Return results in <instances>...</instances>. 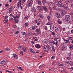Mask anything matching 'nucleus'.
<instances>
[{
  "instance_id": "obj_1",
  "label": "nucleus",
  "mask_w": 73,
  "mask_h": 73,
  "mask_svg": "<svg viewBox=\"0 0 73 73\" xmlns=\"http://www.w3.org/2000/svg\"><path fill=\"white\" fill-rule=\"evenodd\" d=\"M51 49V47L49 45L44 46L43 49L46 52H49V50H50Z\"/></svg>"
},
{
  "instance_id": "obj_2",
  "label": "nucleus",
  "mask_w": 73,
  "mask_h": 73,
  "mask_svg": "<svg viewBox=\"0 0 73 73\" xmlns=\"http://www.w3.org/2000/svg\"><path fill=\"white\" fill-rule=\"evenodd\" d=\"M70 16L69 15H66L65 16V21H66V22H68V21L70 20Z\"/></svg>"
},
{
  "instance_id": "obj_3",
  "label": "nucleus",
  "mask_w": 73,
  "mask_h": 73,
  "mask_svg": "<svg viewBox=\"0 0 73 73\" xmlns=\"http://www.w3.org/2000/svg\"><path fill=\"white\" fill-rule=\"evenodd\" d=\"M30 1L28 3L27 6L28 7H30L32 5L33 1L32 0H30Z\"/></svg>"
},
{
  "instance_id": "obj_4",
  "label": "nucleus",
  "mask_w": 73,
  "mask_h": 73,
  "mask_svg": "<svg viewBox=\"0 0 73 73\" xmlns=\"http://www.w3.org/2000/svg\"><path fill=\"white\" fill-rule=\"evenodd\" d=\"M42 8L45 11V12L48 11V8L46 6H42Z\"/></svg>"
},
{
  "instance_id": "obj_5",
  "label": "nucleus",
  "mask_w": 73,
  "mask_h": 73,
  "mask_svg": "<svg viewBox=\"0 0 73 73\" xmlns=\"http://www.w3.org/2000/svg\"><path fill=\"white\" fill-rule=\"evenodd\" d=\"M0 64H1V65H4L5 64V60L1 61L0 62Z\"/></svg>"
},
{
  "instance_id": "obj_6",
  "label": "nucleus",
  "mask_w": 73,
  "mask_h": 73,
  "mask_svg": "<svg viewBox=\"0 0 73 73\" xmlns=\"http://www.w3.org/2000/svg\"><path fill=\"white\" fill-rule=\"evenodd\" d=\"M36 3L38 4H39V5H41V1L40 0H37Z\"/></svg>"
},
{
  "instance_id": "obj_7",
  "label": "nucleus",
  "mask_w": 73,
  "mask_h": 73,
  "mask_svg": "<svg viewBox=\"0 0 73 73\" xmlns=\"http://www.w3.org/2000/svg\"><path fill=\"white\" fill-rule=\"evenodd\" d=\"M13 57H14L16 59H17L18 58V56L15 54H13Z\"/></svg>"
},
{
  "instance_id": "obj_8",
  "label": "nucleus",
  "mask_w": 73,
  "mask_h": 73,
  "mask_svg": "<svg viewBox=\"0 0 73 73\" xmlns=\"http://www.w3.org/2000/svg\"><path fill=\"white\" fill-rule=\"evenodd\" d=\"M61 3V2H60V1H56L55 3H56V5H58V6H59V5L60 4V3Z\"/></svg>"
},
{
  "instance_id": "obj_9",
  "label": "nucleus",
  "mask_w": 73,
  "mask_h": 73,
  "mask_svg": "<svg viewBox=\"0 0 73 73\" xmlns=\"http://www.w3.org/2000/svg\"><path fill=\"white\" fill-rule=\"evenodd\" d=\"M36 32L37 34L38 35H39V34H40V29H37L36 30Z\"/></svg>"
},
{
  "instance_id": "obj_10",
  "label": "nucleus",
  "mask_w": 73,
  "mask_h": 73,
  "mask_svg": "<svg viewBox=\"0 0 73 73\" xmlns=\"http://www.w3.org/2000/svg\"><path fill=\"white\" fill-rule=\"evenodd\" d=\"M56 17H57L58 18H60V17H61V15H60V14L58 13H56Z\"/></svg>"
},
{
  "instance_id": "obj_11",
  "label": "nucleus",
  "mask_w": 73,
  "mask_h": 73,
  "mask_svg": "<svg viewBox=\"0 0 73 73\" xmlns=\"http://www.w3.org/2000/svg\"><path fill=\"white\" fill-rule=\"evenodd\" d=\"M37 26H36V25L32 26V29H33V30H35V29L37 28Z\"/></svg>"
},
{
  "instance_id": "obj_12",
  "label": "nucleus",
  "mask_w": 73,
  "mask_h": 73,
  "mask_svg": "<svg viewBox=\"0 0 73 73\" xmlns=\"http://www.w3.org/2000/svg\"><path fill=\"white\" fill-rule=\"evenodd\" d=\"M42 42L44 44H45L48 42V40L47 39H44L42 41Z\"/></svg>"
},
{
  "instance_id": "obj_13",
  "label": "nucleus",
  "mask_w": 73,
  "mask_h": 73,
  "mask_svg": "<svg viewBox=\"0 0 73 73\" xmlns=\"http://www.w3.org/2000/svg\"><path fill=\"white\" fill-rule=\"evenodd\" d=\"M61 13L62 15H64L66 13V12L64 11H61Z\"/></svg>"
},
{
  "instance_id": "obj_14",
  "label": "nucleus",
  "mask_w": 73,
  "mask_h": 73,
  "mask_svg": "<svg viewBox=\"0 0 73 73\" xmlns=\"http://www.w3.org/2000/svg\"><path fill=\"white\" fill-rule=\"evenodd\" d=\"M69 65L70 66H72L73 65V63L71 61H69Z\"/></svg>"
},
{
  "instance_id": "obj_15",
  "label": "nucleus",
  "mask_w": 73,
  "mask_h": 73,
  "mask_svg": "<svg viewBox=\"0 0 73 73\" xmlns=\"http://www.w3.org/2000/svg\"><path fill=\"white\" fill-rule=\"evenodd\" d=\"M12 11V7H11L9 8V13H11Z\"/></svg>"
},
{
  "instance_id": "obj_16",
  "label": "nucleus",
  "mask_w": 73,
  "mask_h": 73,
  "mask_svg": "<svg viewBox=\"0 0 73 73\" xmlns=\"http://www.w3.org/2000/svg\"><path fill=\"white\" fill-rule=\"evenodd\" d=\"M54 27L53 26L52 27L51 26L50 27V32H52L53 31L54 29Z\"/></svg>"
},
{
  "instance_id": "obj_17",
  "label": "nucleus",
  "mask_w": 73,
  "mask_h": 73,
  "mask_svg": "<svg viewBox=\"0 0 73 73\" xmlns=\"http://www.w3.org/2000/svg\"><path fill=\"white\" fill-rule=\"evenodd\" d=\"M35 47L36 48L38 49V48H40V44H36L35 45Z\"/></svg>"
},
{
  "instance_id": "obj_18",
  "label": "nucleus",
  "mask_w": 73,
  "mask_h": 73,
  "mask_svg": "<svg viewBox=\"0 0 73 73\" xmlns=\"http://www.w3.org/2000/svg\"><path fill=\"white\" fill-rule=\"evenodd\" d=\"M57 65L60 66H64V64H62L60 63H57Z\"/></svg>"
},
{
  "instance_id": "obj_19",
  "label": "nucleus",
  "mask_w": 73,
  "mask_h": 73,
  "mask_svg": "<svg viewBox=\"0 0 73 73\" xmlns=\"http://www.w3.org/2000/svg\"><path fill=\"white\" fill-rule=\"evenodd\" d=\"M4 50L5 51H9L10 50V49L8 48H4Z\"/></svg>"
},
{
  "instance_id": "obj_20",
  "label": "nucleus",
  "mask_w": 73,
  "mask_h": 73,
  "mask_svg": "<svg viewBox=\"0 0 73 73\" xmlns=\"http://www.w3.org/2000/svg\"><path fill=\"white\" fill-rule=\"evenodd\" d=\"M30 51L32 53H35V51L32 48H30Z\"/></svg>"
},
{
  "instance_id": "obj_21",
  "label": "nucleus",
  "mask_w": 73,
  "mask_h": 73,
  "mask_svg": "<svg viewBox=\"0 0 73 73\" xmlns=\"http://www.w3.org/2000/svg\"><path fill=\"white\" fill-rule=\"evenodd\" d=\"M59 7H64V4L62 3L61 2V3H60V4L59 5Z\"/></svg>"
},
{
  "instance_id": "obj_22",
  "label": "nucleus",
  "mask_w": 73,
  "mask_h": 73,
  "mask_svg": "<svg viewBox=\"0 0 73 73\" xmlns=\"http://www.w3.org/2000/svg\"><path fill=\"white\" fill-rule=\"evenodd\" d=\"M15 22L16 23H19V20L17 19H14Z\"/></svg>"
},
{
  "instance_id": "obj_23",
  "label": "nucleus",
  "mask_w": 73,
  "mask_h": 73,
  "mask_svg": "<svg viewBox=\"0 0 73 73\" xmlns=\"http://www.w3.org/2000/svg\"><path fill=\"white\" fill-rule=\"evenodd\" d=\"M42 3L43 4H44L46 3V0H42Z\"/></svg>"
},
{
  "instance_id": "obj_24",
  "label": "nucleus",
  "mask_w": 73,
  "mask_h": 73,
  "mask_svg": "<svg viewBox=\"0 0 73 73\" xmlns=\"http://www.w3.org/2000/svg\"><path fill=\"white\" fill-rule=\"evenodd\" d=\"M61 48L62 49H66V47H65V46L63 45L61 47Z\"/></svg>"
},
{
  "instance_id": "obj_25",
  "label": "nucleus",
  "mask_w": 73,
  "mask_h": 73,
  "mask_svg": "<svg viewBox=\"0 0 73 73\" xmlns=\"http://www.w3.org/2000/svg\"><path fill=\"white\" fill-rule=\"evenodd\" d=\"M21 33L23 36H25L26 35V33L25 32L22 31Z\"/></svg>"
},
{
  "instance_id": "obj_26",
  "label": "nucleus",
  "mask_w": 73,
  "mask_h": 73,
  "mask_svg": "<svg viewBox=\"0 0 73 73\" xmlns=\"http://www.w3.org/2000/svg\"><path fill=\"white\" fill-rule=\"evenodd\" d=\"M18 48L19 49H21L23 48V47L20 46H18Z\"/></svg>"
},
{
  "instance_id": "obj_27",
  "label": "nucleus",
  "mask_w": 73,
  "mask_h": 73,
  "mask_svg": "<svg viewBox=\"0 0 73 73\" xmlns=\"http://www.w3.org/2000/svg\"><path fill=\"white\" fill-rule=\"evenodd\" d=\"M20 2H18L17 4V7H18L19 8L20 7Z\"/></svg>"
},
{
  "instance_id": "obj_28",
  "label": "nucleus",
  "mask_w": 73,
  "mask_h": 73,
  "mask_svg": "<svg viewBox=\"0 0 73 73\" xmlns=\"http://www.w3.org/2000/svg\"><path fill=\"white\" fill-rule=\"evenodd\" d=\"M52 50H51L52 51V52L53 51V52H55V50L54 49V46H52Z\"/></svg>"
},
{
  "instance_id": "obj_29",
  "label": "nucleus",
  "mask_w": 73,
  "mask_h": 73,
  "mask_svg": "<svg viewBox=\"0 0 73 73\" xmlns=\"http://www.w3.org/2000/svg\"><path fill=\"white\" fill-rule=\"evenodd\" d=\"M69 61H66L65 62V64H69Z\"/></svg>"
},
{
  "instance_id": "obj_30",
  "label": "nucleus",
  "mask_w": 73,
  "mask_h": 73,
  "mask_svg": "<svg viewBox=\"0 0 73 73\" xmlns=\"http://www.w3.org/2000/svg\"><path fill=\"white\" fill-rule=\"evenodd\" d=\"M72 39H73L72 37H70L68 38V39L69 40H72Z\"/></svg>"
},
{
  "instance_id": "obj_31",
  "label": "nucleus",
  "mask_w": 73,
  "mask_h": 73,
  "mask_svg": "<svg viewBox=\"0 0 73 73\" xmlns=\"http://www.w3.org/2000/svg\"><path fill=\"white\" fill-rule=\"evenodd\" d=\"M58 41H56L55 43V45H56V46H59V44H58Z\"/></svg>"
},
{
  "instance_id": "obj_32",
  "label": "nucleus",
  "mask_w": 73,
  "mask_h": 73,
  "mask_svg": "<svg viewBox=\"0 0 73 73\" xmlns=\"http://www.w3.org/2000/svg\"><path fill=\"white\" fill-rule=\"evenodd\" d=\"M37 8H38V9H39V10H42V9H41V7L39 6H38L37 7Z\"/></svg>"
},
{
  "instance_id": "obj_33",
  "label": "nucleus",
  "mask_w": 73,
  "mask_h": 73,
  "mask_svg": "<svg viewBox=\"0 0 73 73\" xmlns=\"http://www.w3.org/2000/svg\"><path fill=\"white\" fill-rule=\"evenodd\" d=\"M64 9H66V10H68L69 9V8H68V7H64Z\"/></svg>"
},
{
  "instance_id": "obj_34",
  "label": "nucleus",
  "mask_w": 73,
  "mask_h": 73,
  "mask_svg": "<svg viewBox=\"0 0 73 73\" xmlns=\"http://www.w3.org/2000/svg\"><path fill=\"white\" fill-rule=\"evenodd\" d=\"M22 49H23V51L25 52H27V50H26V48H23Z\"/></svg>"
},
{
  "instance_id": "obj_35",
  "label": "nucleus",
  "mask_w": 73,
  "mask_h": 73,
  "mask_svg": "<svg viewBox=\"0 0 73 73\" xmlns=\"http://www.w3.org/2000/svg\"><path fill=\"white\" fill-rule=\"evenodd\" d=\"M33 11L34 12H36V9L35 8H33L32 9Z\"/></svg>"
},
{
  "instance_id": "obj_36",
  "label": "nucleus",
  "mask_w": 73,
  "mask_h": 73,
  "mask_svg": "<svg viewBox=\"0 0 73 73\" xmlns=\"http://www.w3.org/2000/svg\"><path fill=\"white\" fill-rule=\"evenodd\" d=\"M34 21L35 24H37V22H38V21H37V19H35L34 20Z\"/></svg>"
},
{
  "instance_id": "obj_37",
  "label": "nucleus",
  "mask_w": 73,
  "mask_h": 73,
  "mask_svg": "<svg viewBox=\"0 0 73 73\" xmlns=\"http://www.w3.org/2000/svg\"><path fill=\"white\" fill-rule=\"evenodd\" d=\"M66 42H65V43L66 44H68V43H69V40H66Z\"/></svg>"
},
{
  "instance_id": "obj_38",
  "label": "nucleus",
  "mask_w": 73,
  "mask_h": 73,
  "mask_svg": "<svg viewBox=\"0 0 73 73\" xmlns=\"http://www.w3.org/2000/svg\"><path fill=\"white\" fill-rule=\"evenodd\" d=\"M51 43L52 44V45H54L55 44V42H54V41H52Z\"/></svg>"
},
{
  "instance_id": "obj_39",
  "label": "nucleus",
  "mask_w": 73,
  "mask_h": 73,
  "mask_svg": "<svg viewBox=\"0 0 73 73\" xmlns=\"http://www.w3.org/2000/svg\"><path fill=\"white\" fill-rule=\"evenodd\" d=\"M57 22L60 24H61L62 23V22H61V21H60V20L58 21Z\"/></svg>"
},
{
  "instance_id": "obj_40",
  "label": "nucleus",
  "mask_w": 73,
  "mask_h": 73,
  "mask_svg": "<svg viewBox=\"0 0 73 73\" xmlns=\"http://www.w3.org/2000/svg\"><path fill=\"white\" fill-rule=\"evenodd\" d=\"M33 35H34V36H37V34L35 33H32Z\"/></svg>"
},
{
  "instance_id": "obj_41",
  "label": "nucleus",
  "mask_w": 73,
  "mask_h": 73,
  "mask_svg": "<svg viewBox=\"0 0 73 73\" xmlns=\"http://www.w3.org/2000/svg\"><path fill=\"white\" fill-rule=\"evenodd\" d=\"M38 16L39 17H40V18H41L42 19V16L41 15H38Z\"/></svg>"
},
{
  "instance_id": "obj_42",
  "label": "nucleus",
  "mask_w": 73,
  "mask_h": 73,
  "mask_svg": "<svg viewBox=\"0 0 73 73\" xmlns=\"http://www.w3.org/2000/svg\"><path fill=\"white\" fill-rule=\"evenodd\" d=\"M49 9L50 11V12H52V7H49Z\"/></svg>"
},
{
  "instance_id": "obj_43",
  "label": "nucleus",
  "mask_w": 73,
  "mask_h": 73,
  "mask_svg": "<svg viewBox=\"0 0 73 73\" xmlns=\"http://www.w3.org/2000/svg\"><path fill=\"white\" fill-rule=\"evenodd\" d=\"M71 1L70 0H67L66 1L68 3H70Z\"/></svg>"
},
{
  "instance_id": "obj_44",
  "label": "nucleus",
  "mask_w": 73,
  "mask_h": 73,
  "mask_svg": "<svg viewBox=\"0 0 73 73\" xmlns=\"http://www.w3.org/2000/svg\"><path fill=\"white\" fill-rule=\"evenodd\" d=\"M47 18L48 19V20H50V16H48L47 17Z\"/></svg>"
},
{
  "instance_id": "obj_45",
  "label": "nucleus",
  "mask_w": 73,
  "mask_h": 73,
  "mask_svg": "<svg viewBox=\"0 0 73 73\" xmlns=\"http://www.w3.org/2000/svg\"><path fill=\"white\" fill-rule=\"evenodd\" d=\"M17 68L18 69H21V70H23V69H21V67H18Z\"/></svg>"
},
{
  "instance_id": "obj_46",
  "label": "nucleus",
  "mask_w": 73,
  "mask_h": 73,
  "mask_svg": "<svg viewBox=\"0 0 73 73\" xmlns=\"http://www.w3.org/2000/svg\"><path fill=\"white\" fill-rule=\"evenodd\" d=\"M54 40L55 41H57V38H55L54 39Z\"/></svg>"
},
{
  "instance_id": "obj_47",
  "label": "nucleus",
  "mask_w": 73,
  "mask_h": 73,
  "mask_svg": "<svg viewBox=\"0 0 73 73\" xmlns=\"http://www.w3.org/2000/svg\"><path fill=\"white\" fill-rule=\"evenodd\" d=\"M55 58V56H52L51 57V58H52V59H53V58Z\"/></svg>"
},
{
  "instance_id": "obj_48",
  "label": "nucleus",
  "mask_w": 73,
  "mask_h": 73,
  "mask_svg": "<svg viewBox=\"0 0 73 73\" xmlns=\"http://www.w3.org/2000/svg\"><path fill=\"white\" fill-rule=\"evenodd\" d=\"M7 22H8V19L6 20L5 21V24H6V23H7Z\"/></svg>"
},
{
  "instance_id": "obj_49",
  "label": "nucleus",
  "mask_w": 73,
  "mask_h": 73,
  "mask_svg": "<svg viewBox=\"0 0 73 73\" xmlns=\"http://www.w3.org/2000/svg\"><path fill=\"white\" fill-rule=\"evenodd\" d=\"M28 23H25V26H26L27 27H28Z\"/></svg>"
},
{
  "instance_id": "obj_50",
  "label": "nucleus",
  "mask_w": 73,
  "mask_h": 73,
  "mask_svg": "<svg viewBox=\"0 0 73 73\" xmlns=\"http://www.w3.org/2000/svg\"><path fill=\"white\" fill-rule=\"evenodd\" d=\"M9 6V4H6L5 5V7H8Z\"/></svg>"
},
{
  "instance_id": "obj_51",
  "label": "nucleus",
  "mask_w": 73,
  "mask_h": 73,
  "mask_svg": "<svg viewBox=\"0 0 73 73\" xmlns=\"http://www.w3.org/2000/svg\"><path fill=\"white\" fill-rule=\"evenodd\" d=\"M52 11H50V12H49L50 15H52Z\"/></svg>"
},
{
  "instance_id": "obj_52",
  "label": "nucleus",
  "mask_w": 73,
  "mask_h": 73,
  "mask_svg": "<svg viewBox=\"0 0 73 73\" xmlns=\"http://www.w3.org/2000/svg\"><path fill=\"white\" fill-rule=\"evenodd\" d=\"M52 35H53V36L55 35H56V34H55V33H54V32H52Z\"/></svg>"
},
{
  "instance_id": "obj_53",
  "label": "nucleus",
  "mask_w": 73,
  "mask_h": 73,
  "mask_svg": "<svg viewBox=\"0 0 73 73\" xmlns=\"http://www.w3.org/2000/svg\"><path fill=\"white\" fill-rule=\"evenodd\" d=\"M10 16H12L13 17V18H16V17H14L13 15H12L11 14H10Z\"/></svg>"
},
{
  "instance_id": "obj_54",
  "label": "nucleus",
  "mask_w": 73,
  "mask_h": 73,
  "mask_svg": "<svg viewBox=\"0 0 73 73\" xmlns=\"http://www.w3.org/2000/svg\"><path fill=\"white\" fill-rule=\"evenodd\" d=\"M71 7L72 8H73V3H71Z\"/></svg>"
},
{
  "instance_id": "obj_55",
  "label": "nucleus",
  "mask_w": 73,
  "mask_h": 73,
  "mask_svg": "<svg viewBox=\"0 0 73 73\" xmlns=\"http://www.w3.org/2000/svg\"><path fill=\"white\" fill-rule=\"evenodd\" d=\"M70 57H66V59H68V60H70Z\"/></svg>"
},
{
  "instance_id": "obj_56",
  "label": "nucleus",
  "mask_w": 73,
  "mask_h": 73,
  "mask_svg": "<svg viewBox=\"0 0 73 73\" xmlns=\"http://www.w3.org/2000/svg\"><path fill=\"white\" fill-rule=\"evenodd\" d=\"M20 7H21V9H23V7H22V6H21V3L20 4Z\"/></svg>"
},
{
  "instance_id": "obj_57",
  "label": "nucleus",
  "mask_w": 73,
  "mask_h": 73,
  "mask_svg": "<svg viewBox=\"0 0 73 73\" xmlns=\"http://www.w3.org/2000/svg\"><path fill=\"white\" fill-rule=\"evenodd\" d=\"M46 25H50V22H48L46 24Z\"/></svg>"
},
{
  "instance_id": "obj_58",
  "label": "nucleus",
  "mask_w": 73,
  "mask_h": 73,
  "mask_svg": "<svg viewBox=\"0 0 73 73\" xmlns=\"http://www.w3.org/2000/svg\"><path fill=\"white\" fill-rule=\"evenodd\" d=\"M6 72H8V73H11V71H9L8 70H7Z\"/></svg>"
},
{
  "instance_id": "obj_59",
  "label": "nucleus",
  "mask_w": 73,
  "mask_h": 73,
  "mask_svg": "<svg viewBox=\"0 0 73 73\" xmlns=\"http://www.w3.org/2000/svg\"><path fill=\"white\" fill-rule=\"evenodd\" d=\"M70 49H73V46H71L69 47Z\"/></svg>"
},
{
  "instance_id": "obj_60",
  "label": "nucleus",
  "mask_w": 73,
  "mask_h": 73,
  "mask_svg": "<svg viewBox=\"0 0 73 73\" xmlns=\"http://www.w3.org/2000/svg\"><path fill=\"white\" fill-rule=\"evenodd\" d=\"M62 29L63 30V31H65V29L64 28H62Z\"/></svg>"
},
{
  "instance_id": "obj_61",
  "label": "nucleus",
  "mask_w": 73,
  "mask_h": 73,
  "mask_svg": "<svg viewBox=\"0 0 73 73\" xmlns=\"http://www.w3.org/2000/svg\"><path fill=\"white\" fill-rule=\"evenodd\" d=\"M20 53H21V54H22V55L23 54H24L23 51H21L20 52Z\"/></svg>"
},
{
  "instance_id": "obj_62",
  "label": "nucleus",
  "mask_w": 73,
  "mask_h": 73,
  "mask_svg": "<svg viewBox=\"0 0 73 73\" xmlns=\"http://www.w3.org/2000/svg\"><path fill=\"white\" fill-rule=\"evenodd\" d=\"M8 16H6L5 17V19H7V18H8Z\"/></svg>"
},
{
  "instance_id": "obj_63",
  "label": "nucleus",
  "mask_w": 73,
  "mask_h": 73,
  "mask_svg": "<svg viewBox=\"0 0 73 73\" xmlns=\"http://www.w3.org/2000/svg\"><path fill=\"white\" fill-rule=\"evenodd\" d=\"M31 43H32V44H34V41H33V40H32L31 41Z\"/></svg>"
},
{
  "instance_id": "obj_64",
  "label": "nucleus",
  "mask_w": 73,
  "mask_h": 73,
  "mask_svg": "<svg viewBox=\"0 0 73 73\" xmlns=\"http://www.w3.org/2000/svg\"><path fill=\"white\" fill-rule=\"evenodd\" d=\"M17 26L16 25H14L13 26V28H16V27Z\"/></svg>"
}]
</instances>
